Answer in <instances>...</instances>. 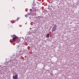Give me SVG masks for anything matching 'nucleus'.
Segmentation results:
<instances>
[{"label":"nucleus","instance_id":"obj_3","mask_svg":"<svg viewBox=\"0 0 79 79\" xmlns=\"http://www.w3.org/2000/svg\"><path fill=\"white\" fill-rule=\"evenodd\" d=\"M13 79H18V75H16L15 76L13 77Z\"/></svg>","mask_w":79,"mask_h":79},{"label":"nucleus","instance_id":"obj_9","mask_svg":"<svg viewBox=\"0 0 79 79\" xmlns=\"http://www.w3.org/2000/svg\"><path fill=\"white\" fill-rule=\"evenodd\" d=\"M15 21H16V20H15Z\"/></svg>","mask_w":79,"mask_h":79},{"label":"nucleus","instance_id":"obj_7","mask_svg":"<svg viewBox=\"0 0 79 79\" xmlns=\"http://www.w3.org/2000/svg\"><path fill=\"white\" fill-rule=\"evenodd\" d=\"M17 20L18 21V19H17Z\"/></svg>","mask_w":79,"mask_h":79},{"label":"nucleus","instance_id":"obj_4","mask_svg":"<svg viewBox=\"0 0 79 79\" xmlns=\"http://www.w3.org/2000/svg\"><path fill=\"white\" fill-rule=\"evenodd\" d=\"M49 36H50V34H48L46 35V37L47 38H48V37H49Z\"/></svg>","mask_w":79,"mask_h":79},{"label":"nucleus","instance_id":"obj_2","mask_svg":"<svg viewBox=\"0 0 79 79\" xmlns=\"http://www.w3.org/2000/svg\"><path fill=\"white\" fill-rule=\"evenodd\" d=\"M56 26H57L56 25H54V27H53V28L52 29V32H54V31H55V30H56Z\"/></svg>","mask_w":79,"mask_h":79},{"label":"nucleus","instance_id":"obj_6","mask_svg":"<svg viewBox=\"0 0 79 79\" xmlns=\"http://www.w3.org/2000/svg\"><path fill=\"white\" fill-rule=\"evenodd\" d=\"M26 17V16H27V15H25Z\"/></svg>","mask_w":79,"mask_h":79},{"label":"nucleus","instance_id":"obj_5","mask_svg":"<svg viewBox=\"0 0 79 79\" xmlns=\"http://www.w3.org/2000/svg\"><path fill=\"white\" fill-rule=\"evenodd\" d=\"M30 11H31V12H32V10L31 9H30Z\"/></svg>","mask_w":79,"mask_h":79},{"label":"nucleus","instance_id":"obj_1","mask_svg":"<svg viewBox=\"0 0 79 79\" xmlns=\"http://www.w3.org/2000/svg\"><path fill=\"white\" fill-rule=\"evenodd\" d=\"M12 38H13L12 39V42H15V40H16V36L15 35H14L12 36Z\"/></svg>","mask_w":79,"mask_h":79},{"label":"nucleus","instance_id":"obj_8","mask_svg":"<svg viewBox=\"0 0 79 79\" xmlns=\"http://www.w3.org/2000/svg\"><path fill=\"white\" fill-rule=\"evenodd\" d=\"M15 21H14V23H15Z\"/></svg>","mask_w":79,"mask_h":79}]
</instances>
